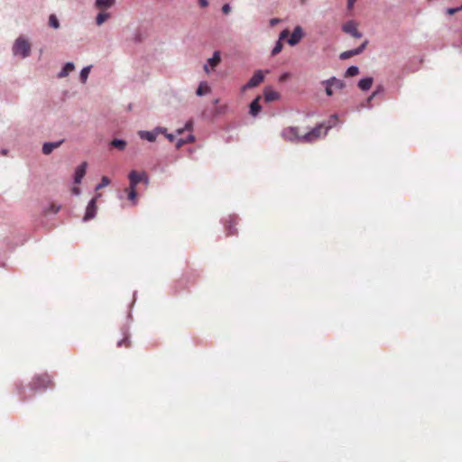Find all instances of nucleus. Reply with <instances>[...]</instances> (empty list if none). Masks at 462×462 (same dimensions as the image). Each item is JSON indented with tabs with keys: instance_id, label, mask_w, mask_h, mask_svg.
Instances as JSON below:
<instances>
[{
	"instance_id": "1",
	"label": "nucleus",
	"mask_w": 462,
	"mask_h": 462,
	"mask_svg": "<svg viewBox=\"0 0 462 462\" xmlns=\"http://www.w3.org/2000/svg\"><path fill=\"white\" fill-rule=\"evenodd\" d=\"M12 54L14 57H18L22 60L31 55V44L24 35H20L14 40L12 46Z\"/></svg>"
},
{
	"instance_id": "2",
	"label": "nucleus",
	"mask_w": 462,
	"mask_h": 462,
	"mask_svg": "<svg viewBox=\"0 0 462 462\" xmlns=\"http://www.w3.org/2000/svg\"><path fill=\"white\" fill-rule=\"evenodd\" d=\"M53 386V382L51 376L47 374H42L35 375L31 383L30 387L32 391H44Z\"/></svg>"
},
{
	"instance_id": "3",
	"label": "nucleus",
	"mask_w": 462,
	"mask_h": 462,
	"mask_svg": "<svg viewBox=\"0 0 462 462\" xmlns=\"http://www.w3.org/2000/svg\"><path fill=\"white\" fill-rule=\"evenodd\" d=\"M264 79V72L261 69L256 70L251 79L243 87V90L257 87Z\"/></svg>"
},
{
	"instance_id": "4",
	"label": "nucleus",
	"mask_w": 462,
	"mask_h": 462,
	"mask_svg": "<svg viewBox=\"0 0 462 462\" xmlns=\"http://www.w3.org/2000/svg\"><path fill=\"white\" fill-rule=\"evenodd\" d=\"M128 178L130 180V188H136L137 184L142 180H144L145 183L149 182L148 176L144 171L138 172L136 171H132L129 173Z\"/></svg>"
},
{
	"instance_id": "5",
	"label": "nucleus",
	"mask_w": 462,
	"mask_h": 462,
	"mask_svg": "<svg viewBox=\"0 0 462 462\" xmlns=\"http://www.w3.org/2000/svg\"><path fill=\"white\" fill-rule=\"evenodd\" d=\"M342 31L356 39H360L363 34L356 29V23L354 21H347L342 25Z\"/></svg>"
},
{
	"instance_id": "6",
	"label": "nucleus",
	"mask_w": 462,
	"mask_h": 462,
	"mask_svg": "<svg viewBox=\"0 0 462 462\" xmlns=\"http://www.w3.org/2000/svg\"><path fill=\"white\" fill-rule=\"evenodd\" d=\"M282 136L290 142H300L299 128L291 126L282 130Z\"/></svg>"
},
{
	"instance_id": "7",
	"label": "nucleus",
	"mask_w": 462,
	"mask_h": 462,
	"mask_svg": "<svg viewBox=\"0 0 462 462\" xmlns=\"http://www.w3.org/2000/svg\"><path fill=\"white\" fill-rule=\"evenodd\" d=\"M98 196L99 195H97V197L91 199L90 201L88 202L87 208H86L85 216L83 217V221H85V222L89 221L96 217V214H97L96 200Z\"/></svg>"
},
{
	"instance_id": "8",
	"label": "nucleus",
	"mask_w": 462,
	"mask_h": 462,
	"mask_svg": "<svg viewBox=\"0 0 462 462\" xmlns=\"http://www.w3.org/2000/svg\"><path fill=\"white\" fill-rule=\"evenodd\" d=\"M304 36V32L301 26H295L291 35L288 39L287 42L291 46L297 45Z\"/></svg>"
},
{
	"instance_id": "9",
	"label": "nucleus",
	"mask_w": 462,
	"mask_h": 462,
	"mask_svg": "<svg viewBox=\"0 0 462 462\" xmlns=\"http://www.w3.org/2000/svg\"><path fill=\"white\" fill-rule=\"evenodd\" d=\"M64 142V139H60L57 142L44 143L42 145V153L45 155L51 154L54 149L59 148Z\"/></svg>"
},
{
	"instance_id": "10",
	"label": "nucleus",
	"mask_w": 462,
	"mask_h": 462,
	"mask_svg": "<svg viewBox=\"0 0 462 462\" xmlns=\"http://www.w3.org/2000/svg\"><path fill=\"white\" fill-rule=\"evenodd\" d=\"M88 163L86 162H83L80 165H79L75 170L74 174V182L79 184L81 182L83 177L86 174Z\"/></svg>"
},
{
	"instance_id": "11",
	"label": "nucleus",
	"mask_w": 462,
	"mask_h": 462,
	"mask_svg": "<svg viewBox=\"0 0 462 462\" xmlns=\"http://www.w3.org/2000/svg\"><path fill=\"white\" fill-rule=\"evenodd\" d=\"M261 98V96H257L249 105V114L254 117L257 116L262 110V106L260 105Z\"/></svg>"
},
{
	"instance_id": "12",
	"label": "nucleus",
	"mask_w": 462,
	"mask_h": 462,
	"mask_svg": "<svg viewBox=\"0 0 462 462\" xmlns=\"http://www.w3.org/2000/svg\"><path fill=\"white\" fill-rule=\"evenodd\" d=\"M263 97L266 102H273L278 100L281 95L271 87H266L263 90Z\"/></svg>"
},
{
	"instance_id": "13",
	"label": "nucleus",
	"mask_w": 462,
	"mask_h": 462,
	"mask_svg": "<svg viewBox=\"0 0 462 462\" xmlns=\"http://www.w3.org/2000/svg\"><path fill=\"white\" fill-rule=\"evenodd\" d=\"M322 85L332 84L337 89H343L346 88V83L342 79H338L336 77H331L328 79H325L321 82Z\"/></svg>"
},
{
	"instance_id": "14",
	"label": "nucleus",
	"mask_w": 462,
	"mask_h": 462,
	"mask_svg": "<svg viewBox=\"0 0 462 462\" xmlns=\"http://www.w3.org/2000/svg\"><path fill=\"white\" fill-rule=\"evenodd\" d=\"M220 61H221L220 51H215L213 52L212 57L208 59L206 63H208V66H210L211 69H215V68L218 66Z\"/></svg>"
},
{
	"instance_id": "15",
	"label": "nucleus",
	"mask_w": 462,
	"mask_h": 462,
	"mask_svg": "<svg viewBox=\"0 0 462 462\" xmlns=\"http://www.w3.org/2000/svg\"><path fill=\"white\" fill-rule=\"evenodd\" d=\"M116 5V0H95V6L99 10H106Z\"/></svg>"
},
{
	"instance_id": "16",
	"label": "nucleus",
	"mask_w": 462,
	"mask_h": 462,
	"mask_svg": "<svg viewBox=\"0 0 462 462\" xmlns=\"http://www.w3.org/2000/svg\"><path fill=\"white\" fill-rule=\"evenodd\" d=\"M374 82V79L372 77H365L361 79L357 86L362 91H367L371 88Z\"/></svg>"
},
{
	"instance_id": "17",
	"label": "nucleus",
	"mask_w": 462,
	"mask_h": 462,
	"mask_svg": "<svg viewBox=\"0 0 462 462\" xmlns=\"http://www.w3.org/2000/svg\"><path fill=\"white\" fill-rule=\"evenodd\" d=\"M75 69V65L72 61H68L64 64L60 71L58 73V78H65Z\"/></svg>"
},
{
	"instance_id": "18",
	"label": "nucleus",
	"mask_w": 462,
	"mask_h": 462,
	"mask_svg": "<svg viewBox=\"0 0 462 462\" xmlns=\"http://www.w3.org/2000/svg\"><path fill=\"white\" fill-rule=\"evenodd\" d=\"M60 209V205H56L55 203H51L46 207L42 208V213L43 216L47 217L50 214H57Z\"/></svg>"
},
{
	"instance_id": "19",
	"label": "nucleus",
	"mask_w": 462,
	"mask_h": 462,
	"mask_svg": "<svg viewBox=\"0 0 462 462\" xmlns=\"http://www.w3.org/2000/svg\"><path fill=\"white\" fill-rule=\"evenodd\" d=\"M138 135L141 139L143 140H147L149 142H155L156 140V134L154 133V131H145V130H141L138 132Z\"/></svg>"
},
{
	"instance_id": "20",
	"label": "nucleus",
	"mask_w": 462,
	"mask_h": 462,
	"mask_svg": "<svg viewBox=\"0 0 462 462\" xmlns=\"http://www.w3.org/2000/svg\"><path fill=\"white\" fill-rule=\"evenodd\" d=\"M209 91H210V88L208 85V83L206 81H202L199 83V85L196 90V95L199 97H202L203 95H205L207 92H209Z\"/></svg>"
},
{
	"instance_id": "21",
	"label": "nucleus",
	"mask_w": 462,
	"mask_h": 462,
	"mask_svg": "<svg viewBox=\"0 0 462 462\" xmlns=\"http://www.w3.org/2000/svg\"><path fill=\"white\" fill-rule=\"evenodd\" d=\"M108 18H110L109 13L101 12L96 17L97 25L100 26L103 24Z\"/></svg>"
},
{
	"instance_id": "22",
	"label": "nucleus",
	"mask_w": 462,
	"mask_h": 462,
	"mask_svg": "<svg viewBox=\"0 0 462 462\" xmlns=\"http://www.w3.org/2000/svg\"><path fill=\"white\" fill-rule=\"evenodd\" d=\"M111 145L113 147L118 149L119 151H123L126 147V142L125 140H123V139H114L111 142Z\"/></svg>"
},
{
	"instance_id": "23",
	"label": "nucleus",
	"mask_w": 462,
	"mask_h": 462,
	"mask_svg": "<svg viewBox=\"0 0 462 462\" xmlns=\"http://www.w3.org/2000/svg\"><path fill=\"white\" fill-rule=\"evenodd\" d=\"M91 69V66L84 67L79 73V79L82 83H85L88 78L89 72Z\"/></svg>"
},
{
	"instance_id": "24",
	"label": "nucleus",
	"mask_w": 462,
	"mask_h": 462,
	"mask_svg": "<svg viewBox=\"0 0 462 462\" xmlns=\"http://www.w3.org/2000/svg\"><path fill=\"white\" fill-rule=\"evenodd\" d=\"M358 73H359V68L356 65H352L346 69V70L345 72V76L346 77H355Z\"/></svg>"
},
{
	"instance_id": "25",
	"label": "nucleus",
	"mask_w": 462,
	"mask_h": 462,
	"mask_svg": "<svg viewBox=\"0 0 462 462\" xmlns=\"http://www.w3.org/2000/svg\"><path fill=\"white\" fill-rule=\"evenodd\" d=\"M324 127V125L322 124L315 126L314 128H312L310 133L311 134V135L313 136V138L315 140H318L320 135H321V129Z\"/></svg>"
},
{
	"instance_id": "26",
	"label": "nucleus",
	"mask_w": 462,
	"mask_h": 462,
	"mask_svg": "<svg viewBox=\"0 0 462 462\" xmlns=\"http://www.w3.org/2000/svg\"><path fill=\"white\" fill-rule=\"evenodd\" d=\"M356 55H357L356 51H355V49H352V50L341 52L339 55V59L344 60H347Z\"/></svg>"
},
{
	"instance_id": "27",
	"label": "nucleus",
	"mask_w": 462,
	"mask_h": 462,
	"mask_svg": "<svg viewBox=\"0 0 462 462\" xmlns=\"http://www.w3.org/2000/svg\"><path fill=\"white\" fill-rule=\"evenodd\" d=\"M49 25L54 29L60 28V22L55 14H51L49 16Z\"/></svg>"
},
{
	"instance_id": "28",
	"label": "nucleus",
	"mask_w": 462,
	"mask_h": 462,
	"mask_svg": "<svg viewBox=\"0 0 462 462\" xmlns=\"http://www.w3.org/2000/svg\"><path fill=\"white\" fill-rule=\"evenodd\" d=\"M236 218V217H230L229 225L226 226V236L236 234V231L233 230V225L235 223Z\"/></svg>"
},
{
	"instance_id": "29",
	"label": "nucleus",
	"mask_w": 462,
	"mask_h": 462,
	"mask_svg": "<svg viewBox=\"0 0 462 462\" xmlns=\"http://www.w3.org/2000/svg\"><path fill=\"white\" fill-rule=\"evenodd\" d=\"M282 49V42L277 41V42H275L274 47L273 48V50H272V51H271V55H272V56H275V55H277L278 53H280V52H281Z\"/></svg>"
},
{
	"instance_id": "30",
	"label": "nucleus",
	"mask_w": 462,
	"mask_h": 462,
	"mask_svg": "<svg viewBox=\"0 0 462 462\" xmlns=\"http://www.w3.org/2000/svg\"><path fill=\"white\" fill-rule=\"evenodd\" d=\"M109 184H110V180H109V178H108V177H106V176H103V177L101 178V181H100V183L97 185L96 189H97H97H102V188H104V187H106V186H107V185H109Z\"/></svg>"
},
{
	"instance_id": "31",
	"label": "nucleus",
	"mask_w": 462,
	"mask_h": 462,
	"mask_svg": "<svg viewBox=\"0 0 462 462\" xmlns=\"http://www.w3.org/2000/svg\"><path fill=\"white\" fill-rule=\"evenodd\" d=\"M316 141L310 132L300 136V142L312 143Z\"/></svg>"
},
{
	"instance_id": "32",
	"label": "nucleus",
	"mask_w": 462,
	"mask_h": 462,
	"mask_svg": "<svg viewBox=\"0 0 462 462\" xmlns=\"http://www.w3.org/2000/svg\"><path fill=\"white\" fill-rule=\"evenodd\" d=\"M368 43H369L368 40H365L357 48L355 49L357 55L361 54L365 51V49L366 48Z\"/></svg>"
},
{
	"instance_id": "33",
	"label": "nucleus",
	"mask_w": 462,
	"mask_h": 462,
	"mask_svg": "<svg viewBox=\"0 0 462 462\" xmlns=\"http://www.w3.org/2000/svg\"><path fill=\"white\" fill-rule=\"evenodd\" d=\"M117 346H124L125 347H129L130 340H129L128 337H125L122 340L118 341Z\"/></svg>"
},
{
	"instance_id": "34",
	"label": "nucleus",
	"mask_w": 462,
	"mask_h": 462,
	"mask_svg": "<svg viewBox=\"0 0 462 462\" xmlns=\"http://www.w3.org/2000/svg\"><path fill=\"white\" fill-rule=\"evenodd\" d=\"M154 133L157 134H162L164 135H166L167 134V129L165 127H162V126H156L154 129H153Z\"/></svg>"
},
{
	"instance_id": "35",
	"label": "nucleus",
	"mask_w": 462,
	"mask_h": 462,
	"mask_svg": "<svg viewBox=\"0 0 462 462\" xmlns=\"http://www.w3.org/2000/svg\"><path fill=\"white\" fill-rule=\"evenodd\" d=\"M130 189H131V190L128 193V198L130 200H134L137 196V192L135 190V188H130Z\"/></svg>"
},
{
	"instance_id": "36",
	"label": "nucleus",
	"mask_w": 462,
	"mask_h": 462,
	"mask_svg": "<svg viewBox=\"0 0 462 462\" xmlns=\"http://www.w3.org/2000/svg\"><path fill=\"white\" fill-rule=\"evenodd\" d=\"M325 86V92L328 97H331L333 95V90L331 88L332 84L324 85Z\"/></svg>"
},
{
	"instance_id": "37",
	"label": "nucleus",
	"mask_w": 462,
	"mask_h": 462,
	"mask_svg": "<svg viewBox=\"0 0 462 462\" xmlns=\"http://www.w3.org/2000/svg\"><path fill=\"white\" fill-rule=\"evenodd\" d=\"M291 77V74L289 72H284L279 77V80L281 82L286 81Z\"/></svg>"
},
{
	"instance_id": "38",
	"label": "nucleus",
	"mask_w": 462,
	"mask_h": 462,
	"mask_svg": "<svg viewBox=\"0 0 462 462\" xmlns=\"http://www.w3.org/2000/svg\"><path fill=\"white\" fill-rule=\"evenodd\" d=\"M184 144H186V142H185L184 138H180V139L177 140L175 146H176L177 149H180Z\"/></svg>"
},
{
	"instance_id": "39",
	"label": "nucleus",
	"mask_w": 462,
	"mask_h": 462,
	"mask_svg": "<svg viewBox=\"0 0 462 462\" xmlns=\"http://www.w3.org/2000/svg\"><path fill=\"white\" fill-rule=\"evenodd\" d=\"M289 35V31L287 29L283 30L281 33H280V37H279V40L280 42H282L283 39L287 38Z\"/></svg>"
},
{
	"instance_id": "40",
	"label": "nucleus",
	"mask_w": 462,
	"mask_h": 462,
	"mask_svg": "<svg viewBox=\"0 0 462 462\" xmlns=\"http://www.w3.org/2000/svg\"><path fill=\"white\" fill-rule=\"evenodd\" d=\"M231 11V6L229 4H225L223 6H222V12L225 14H229Z\"/></svg>"
},
{
	"instance_id": "41",
	"label": "nucleus",
	"mask_w": 462,
	"mask_h": 462,
	"mask_svg": "<svg viewBox=\"0 0 462 462\" xmlns=\"http://www.w3.org/2000/svg\"><path fill=\"white\" fill-rule=\"evenodd\" d=\"M460 11V8L459 6L458 7H450V8H448L447 9V14H456L457 12Z\"/></svg>"
},
{
	"instance_id": "42",
	"label": "nucleus",
	"mask_w": 462,
	"mask_h": 462,
	"mask_svg": "<svg viewBox=\"0 0 462 462\" xmlns=\"http://www.w3.org/2000/svg\"><path fill=\"white\" fill-rule=\"evenodd\" d=\"M192 127H193V122H192V120H189V121L185 124V125H184V127H183V128L185 129V131H190V130L192 129Z\"/></svg>"
},
{
	"instance_id": "43",
	"label": "nucleus",
	"mask_w": 462,
	"mask_h": 462,
	"mask_svg": "<svg viewBox=\"0 0 462 462\" xmlns=\"http://www.w3.org/2000/svg\"><path fill=\"white\" fill-rule=\"evenodd\" d=\"M383 91V87L382 85L377 86L376 89L373 92V96H377Z\"/></svg>"
},
{
	"instance_id": "44",
	"label": "nucleus",
	"mask_w": 462,
	"mask_h": 462,
	"mask_svg": "<svg viewBox=\"0 0 462 462\" xmlns=\"http://www.w3.org/2000/svg\"><path fill=\"white\" fill-rule=\"evenodd\" d=\"M186 143H192L194 142L195 140V137L193 134H189L186 138H184Z\"/></svg>"
},
{
	"instance_id": "45",
	"label": "nucleus",
	"mask_w": 462,
	"mask_h": 462,
	"mask_svg": "<svg viewBox=\"0 0 462 462\" xmlns=\"http://www.w3.org/2000/svg\"><path fill=\"white\" fill-rule=\"evenodd\" d=\"M281 22V20L279 18H272L270 20V25L271 26H275L276 24H278L279 23Z\"/></svg>"
},
{
	"instance_id": "46",
	"label": "nucleus",
	"mask_w": 462,
	"mask_h": 462,
	"mask_svg": "<svg viewBox=\"0 0 462 462\" xmlns=\"http://www.w3.org/2000/svg\"><path fill=\"white\" fill-rule=\"evenodd\" d=\"M165 137L170 141V142H173L175 140V135L173 134H169L167 133Z\"/></svg>"
},
{
	"instance_id": "47",
	"label": "nucleus",
	"mask_w": 462,
	"mask_h": 462,
	"mask_svg": "<svg viewBox=\"0 0 462 462\" xmlns=\"http://www.w3.org/2000/svg\"><path fill=\"white\" fill-rule=\"evenodd\" d=\"M199 4L201 7H207L208 5V0H199Z\"/></svg>"
},
{
	"instance_id": "48",
	"label": "nucleus",
	"mask_w": 462,
	"mask_h": 462,
	"mask_svg": "<svg viewBox=\"0 0 462 462\" xmlns=\"http://www.w3.org/2000/svg\"><path fill=\"white\" fill-rule=\"evenodd\" d=\"M203 69H204V71H205L207 74H209V73H210V71L212 70V69H210V66H208V63H205V64H204V66H203Z\"/></svg>"
},
{
	"instance_id": "49",
	"label": "nucleus",
	"mask_w": 462,
	"mask_h": 462,
	"mask_svg": "<svg viewBox=\"0 0 462 462\" xmlns=\"http://www.w3.org/2000/svg\"><path fill=\"white\" fill-rule=\"evenodd\" d=\"M356 0H347V8L352 9Z\"/></svg>"
},
{
	"instance_id": "50",
	"label": "nucleus",
	"mask_w": 462,
	"mask_h": 462,
	"mask_svg": "<svg viewBox=\"0 0 462 462\" xmlns=\"http://www.w3.org/2000/svg\"><path fill=\"white\" fill-rule=\"evenodd\" d=\"M185 132V129L182 127V128H179L176 130V134L177 135H180L182 134L183 133Z\"/></svg>"
},
{
	"instance_id": "51",
	"label": "nucleus",
	"mask_w": 462,
	"mask_h": 462,
	"mask_svg": "<svg viewBox=\"0 0 462 462\" xmlns=\"http://www.w3.org/2000/svg\"><path fill=\"white\" fill-rule=\"evenodd\" d=\"M72 192L75 195H79L80 193V189L79 188H73Z\"/></svg>"
},
{
	"instance_id": "52",
	"label": "nucleus",
	"mask_w": 462,
	"mask_h": 462,
	"mask_svg": "<svg viewBox=\"0 0 462 462\" xmlns=\"http://www.w3.org/2000/svg\"><path fill=\"white\" fill-rule=\"evenodd\" d=\"M331 127H332V125H331V124H329V125L326 127L325 132H324V135H327L328 131Z\"/></svg>"
},
{
	"instance_id": "53",
	"label": "nucleus",
	"mask_w": 462,
	"mask_h": 462,
	"mask_svg": "<svg viewBox=\"0 0 462 462\" xmlns=\"http://www.w3.org/2000/svg\"><path fill=\"white\" fill-rule=\"evenodd\" d=\"M376 96H373V94L367 98L366 102L370 103L373 98H374Z\"/></svg>"
},
{
	"instance_id": "54",
	"label": "nucleus",
	"mask_w": 462,
	"mask_h": 462,
	"mask_svg": "<svg viewBox=\"0 0 462 462\" xmlns=\"http://www.w3.org/2000/svg\"><path fill=\"white\" fill-rule=\"evenodd\" d=\"M376 96H373V94L367 98L366 102L370 103L373 98H374Z\"/></svg>"
},
{
	"instance_id": "55",
	"label": "nucleus",
	"mask_w": 462,
	"mask_h": 462,
	"mask_svg": "<svg viewBox=\"0 0 462 462\" xmlns=\"http://www.w3.org/2000/svg\"><path fill=\"white\" fill-rule=\"evenodd\" d=\"M7 152H8V151H7V150H5V149H4V150H2V151L0 152V153H1V154H3V155H6V154H7Z\"/></svg>"
},
{
	"instance_id": "56",
	"label": "nucleus",
	"mask_w": 462,
	"mask_h": 462,
	"mask_svg": "<svg viewBox=\"0 0 462 462\" xmlns=\"http://www.w3.org/2000/svg\"><path fill=\"white\" fill-rule=\"evenodd\" d=\"M218 102H219V99H218V98H216V99H214V100H213V104H214V105L218 104Z\"/></svg>"
},
{
	"instance_id": "57",
	"label": "nucleus",
	"mask_w": 462,
	"mask_h": 462,
	"mask_svg": "<svg viewBox=\"0 0 462 462\" xmlns=\"http://www.w3.org/2000/svg\"><path fill=\"white\" fill-rule=\"evenodd\" d=\"M331 118H332V119H337V115H333V116H331Z\"/></svg>"
},
{
	"instance_id": "58",
	"label": "nucleus",
	"mask_w": 462,
	"mask_h": 462,
	"mask_svg": "<svg viewBox=\"0 0 462 462\" xmlns=\"http://www.w3.org/2000/svg\"><path fill=\"white\" fill-rule=\"evenodd\" d=\"M459 8H460V11H461L462 10V5L459 6Z\"/></svg>"
}]
</instances>
